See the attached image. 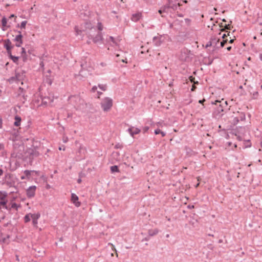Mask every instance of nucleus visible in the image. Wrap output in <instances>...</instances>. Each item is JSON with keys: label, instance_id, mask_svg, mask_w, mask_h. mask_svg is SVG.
<instances>
[{"label": "nucleus", "instance_id": "20", "mask_svg": "<svg viewBox=\"0 0 262 262\" xmlns=\"http://www.w3.org/2000/svg\"><path fill=\"white\" fill-rule=\"evenodd\" d=\"M106 40L108 42H112L115 45H117V40L112 36H108V38H107Z\"/></svg>", "mask_w": 262, "mask_h": 262}, {"label": "nucleus", "instance_id": "61", "mask_svg": "<svg viewBox=\"0 0 262 262\" xmlns=\"http://www.w3.org/2000/svg\"><path fill=\"white\" fill-rule=\"evenodd\" d=\"M234 120H236V122H238L239 121V119L238 117H235Z\"/></svg>", "mask_w": 262, "mask_h": 262}, {"label": "nucleus", "instance_id": "29", "mask_svg": "<svg viewBox=\"0 0 262 262\" xmlns=\"http://www.w3.org/2000/svg\"><path fill=\"white\" fill-rule=\"evenodd\" d=\"M10 59H12L14 62L17 63L18 60V57L11 55Z\"/></svg>", "mask_w": 262, "mask_h": 262}, {"label": "nucleus", "instance_id": "23", "mask_svg": "<svg viewBox=\"0 0 262 262\" xmlns=\"http://www.w3.org/2000/svg\"><path fill=\"white\" fill-rule=\"evenodd\" d=\"M15 78L17 79V81H20L23 77V73H15Z\"/></svg>", "mask_w": 262, "mask_h": 262}, {"label": "nucleus", "instance_id": "54", "mask_svg": "<svg viewBox=\"0 0 262 262\" xmlns=\"http://www.w3.org/2000/svg\"><path fill=\"white\" fill-rule=\"evenodd\" d=\"M97 88L96 86H94L92 88V90L93 92H95L97 90Z\"/></svg>", "mask_w": 262, "mask_h": 262}, {"label": "nucleus", "instance_id": "48", "mask_svg": "<svg viewBox=\"0 0 262 262\" xmlns=\"http://www.w3.org/2000/svg\"><path fill=\"white\" fill-rule=\"evenodd\" d=\"M165 11H163V9H162V8L158 11V12L160 13V14H162L163 12H165Z\"/></svg>", "mask_w": 262, "mask_h": 262}, {"label": "nucleus", "instance_id": "64", "mask_svg": "<svg viewBox=\"0 0 262 262\" xmlns=\"http://www.w3.org/2000/svg\"><path fill=\"white\" fill-rule=\"evenodd\" d=\"M233 41H234V39H230V40L229 41V42L230 43H232L233 42Z\"/></svg>", "mask_w": 262, "mask_h": 262}, {"label": "nucleus", "instance_id": "12", "mask_svg": "<svg viewBox=\"0 0 262 262\" xmlns=\"http://www.w3.org/2000/svg\"><path fill=\"white\" fill-rule=\"evenodd\" d=\"M31 172H32V171H30L28 170H25L24 172V175L21 176L20 177L21 180H25V179L29 180L30 179Z\"/></svg>", "mask_w": 262, "mask_h": 262}, {"label": "nucleus", "instance_id": "1", "mask_svg": "<svg viewBox=\"0 0 262 262\" xmlns=\"http://www.w3.org/2000/svg\"><path fill=\"white\" fill-rule=\"evenodd\" d=\"M17 180V178L14 174L7 173L5 174L4 183L9 187H15Z\"/></svg>", "mask_w": 262, "mask_h": 262}, {"label": "nucleus", "instance_id": "24", "mask_svg": "<svg viewBox=\"0 0 262 262\" xmlns=\"http://www.w3.org/2000/svg\"><path fill=\"white\" fill-rule=\"evenodd\" d=\"M7 200H1V201L0 202V205L2 206L4 208L8 209V207L7 206Z\"/></svg>", "mask_w": 262, "mask_h": 262}, {"label": "nucleus", "instance_id": "34", "mask_svg": "<svg viewBox=\"0 0 262 262\" xmlns=\"http://www.w3.org/2000/svg\"><path fill=\"white\" fill-rule=\"evenodd\" d=\"M27 23V21H22L21 23L20 27L21 28H25Z\"/></svg>", "mask_w": 262, "mask_h": 262}, {"label": "nucleus", "instance_id": "60", "mask_svg": "<svg viewBox=\"0 0 262 262\" xmlns=\"http://www.w3.org/2000/svg\"><path fill=\"white\" fill-rule=\"evenodd\" d=\"M40 66L41 67H43L44 66V64H43V61L40 62Z\"/></svg>", "mask_w": 262, "mask_h": 262}, {"label": "nucleus", "instance_id": "58", "mask_svg": "<svg viewBox=\"0 0 262 262\" xmlns=\"http://www.w3.org/2000/svg\"><path fill=\"white\" fill-rule=\"evenodd\" d=\"M68 137H66V138L63 139V142L66 143L68 141Z\"/></svg>", "mask_w": 262, "mask_h": 262}, {"label": "nucleus", "instance_id": "57", "mask_svg": "<svg viewBox=\"0 0 262 262\" xmlns=\"http://www.w3.org/2000/svg\"><path fill=\"white\" fill-rule=\"evenodd\" d=\"M13 17H16V16H15V15L14 14H12L9 16V19H11V18H13Z\"/></svg>", "mask_w": 262, "mask_h": 262}, {"label": "nucleus", "instance_id": "3", "mask_svg": "<svg viewBox=\"0 0 262 262\" xmlns=\"http://www.w3.org/2000/svg\"><path fill=\"white\" fill-rule=\"evenodd\" d=\"M89 40L87 41L88 43H90L91 42V40L95 43H102V37L101 34H90L88 36Z\"/></svg>", "mask_w": 262, "mask_h": 262}, {"label": "nucleus", "instance_id": "25", "mask_svg": "<svg viewBox=\"0 0 262 262\" xmlns=\"http://www.w3.org/2000/svg\"><path fill=\"white\" fill-rule=\"evenodd\" d=\"M155 134L156 135L160 134L161 135L162 137H164L166 135V134L164 132H162L159 128L155 130Z\"/></svg>", "mask_w": 262, "mask_h": 262}, {"label": "nucleus", "instance_id": "30", "mask_svg": "<svg viewBox=\"0 0 262 262\" xmlns=\"http://www.w3.org/2000/svg\"><path fill=\"white\" fill-rule=\"evenodd\" d=\"M99 88L102 91H105L106 90L107 85L106 84H99Z\"/></svg>", "mask_w": 262, "mask_h": 262}, {"label": "nucleus", "instance_id": "43", "mask_svg": "<svg viewBox=\"0 0 262 262\" xmlns=\"http://www.w3.org/2000/svg\"><path fill=\"white\" fill-rule=\"evenodd\" d=\"M11 208H17V204L15 203H14L11 205Z\"/></svg>", "mask_w": 262, "mask_h": 262}, {"label": "nucleus", "instance_id": "40", "mask_svg": "<svg viewBox=\"0 0 262 262\" xmlns=\"http://www.w3.org/2000/svg\"><path fill=\"white\" fill-rule=\"evenodd\" d=\"M258 95V92H254L253 93V98H254V99L256 98V97H257Z\"/></svg>", "mask_w": 262, "mask_h": 262}, {"label": "nucleus", "instance_id": "26", "mask_svg": "<svg viewBox=\"0 0 262 262\" xmlns=\"http://www.w3.org/2000/svg\"><path fill=\"white\" fill-rule=\"evenodd\" d=\"M111 170L112 172H119V170L118 167L116 165L112 166L111 167Z\"/></svg>", "mask_w": 262, "mask_h": 262}, {"label": "nucleus", "instance_id": "35", "mask_svg": "<svg viewBox=\"0 0 262 262\" xmlns=\"http://www.w3.org/2000/svg\"><path fill=\"white\" fill-rule=\"evenodd\" d=\"M227 40H223L220 43V47H223L224 46H225V44L227 42Z\"/></svg>", "mask_w": 262, "mask_h": 262}, {"label": "nucleus", "instance_id": "56", "mask_svg": "<svg viewBox=\"0 0 262 262\" xmlns=\"http://www.w3.org/2000/svg\"><path fill=\"white\" fill-rule=\"evenodd\" d=\"M81 178H79V179L77 180V183H79V184H80V183H81Z\"/></svg>", "mask_w": 262, "mask_h": 262}, {"label": "nucleus", "instance_id": "59", "mask_svg": "<svg viewBox=\"0 0 262 262\" xmlns=\"http://www.w3.org/2000/svg\"><path fill=\"white\" fill-rule=\"evenodd\" d=\"M205 101V99L200 100H199V102L200 103H203L204 101Z\"/></svg>", "mask_w": 262, "mask_h": 262}, {"label": "nucleus", "instance_id": "14", "mask_svg": "<svg viewBox=\"0 0 262 262\" xmlns=\"http://www.w3.org/2000/svg\"><path fill=\"white\" fill-rule=\"evenodd\" d=\"M210 41L211 42L212 47H213V48H218V47H217V45L219 42V41H220V39L219 38H215V37L211 38L210 39Z\"/></svg>", "mask_w": 262, "mask_h": 262}, {"label": "nucleus", "instance_id": "45", "mask_svg": "<svg viewBox=\"0 0 262 262\" xmlns=\"http://www.w3.org/2000/svg\"><path fill=\"white\" fill-rule=\"evenodd\" d=\"M7 53H8V55H9V57L10 58V56H11V55H12L11 54V50H9V51H8V50H7Z\"/></svg>", "mask_w": 262, "mask_h": 262}, {"label": "nucleus", "instance_id": "50", "mask_svg": "<svg viewBox=\"0 0 262 262\" xmlns=\"http://www.w3.org/2000/svg\"><path fill=\"white\" fill-rule=\"evenodd\" d=\"M149 129V127L148 126H146L144 128V132H147Z\"/></svg>", "mask_w": 262, "mask_h": 262}, {"label": "nucleus", "instance_id": "18", "mask_svg": "<svg viewBox=\"0 0 262 262\" xmlns=\"http://www.w3.org/2000/svg\"><path fill=\"white\" fill-rule=\"evenodd\" d=\"M22 37H23V36H22L21 34H19V35L16 36V37L15 38V40L18 42V43H17L16 44V46L17 47H20V44L22 43V40H21Z\"/></svg>", "mask_w": 262, "mask_h": 262}, {"label": "nucleus", "instance_id": "32", "mask_svg": "<svg viewBox=\"0 0 262 262\" xmlns=\"http://www.w3.org/2000/svg\"><path fill=\"white\" fill-rule=\"evenodd\" d=\"M98 31H101L103 30V25L101 23H98L97 26Z\"/></svg>", "mask_w": 262, "mask_h": 262}, {"label": "nucleus", "instance_id": "21", "mask_svg": "<svg viewBox=\"0 0 262 262\" xmlns=\"http://www.w3.org/2000/svg\"><path fill=\"white\" fill-rule=\"evenodd\" d=\"M221 103V102L220 101H216L215 103L216 105H219L217 111L219 113L223 111V106Z\"/></svg>", "mask_w": 262, "mask_h": 262}, {"label": "nucleus", "instance_id": "33", "mask_svg": "<svg viewBox=\"0 0 262 262\" xmlns=\"http://www.w3.org/2000/svg\"><path fill=\"white\" fill-rule=\"evenodd\" d=\"M7 19L6 17H3L2 20V23L3 27H5L7 25Z\"/></svg>", "mask_w": 262, "mask_h": 262}, {"label": "nucleus", "instance_id": "9", "mask_svg": "<svg viewBox=\"0 0 262 262\" xmlns=\"http://www.w3.org/2000/svg\"><path fill=\"white\" fill-rule=\"evenodd\" d=\"M216 28H219V31H220L221 32L224 31L225 29L229 30L230 28V25H225V28H224L223 26H219L218 25H214L213 28H212V30H213L214 31H216L217 30H216Z\"/></svg>", "mask_w": 262, "mask_h": 262}, {"label": "nucleus", "instance_id": "36", "mask_svg": "<svg viewBox=\"0 0 262 262\" xmlns=\"http://www.w3.org/2000/svg\"><path fill=\"white\" fill-rule=\"evenodd\" d=\"M239 116V119L241 120H244L245 119V115L244 114L242 113Z\"/></svg>", "mask_w": 262, "mask_h": 262}, {"label": "nucleus", "instance_id": "4", "mask_svg": "<svg viewBox=\"0 0 262 262\" xmlns=\"http://www.w3.org/2000/svg\"><path fill=\"white\" fill-rule=\"evenodd\" d=\"M36 187L35 186H30L26 190V194L28 198H32L35 194Z\"/></svg>", "mask_w": 262, "mask_h": 262}, {"label": "nucleus", "instance_id": "15", "mask_svg": "<svg viewBox=\"0 0 262 262\" xmlns=\"http://www.w3.org/2000/svg\"><path fill=\"white\" fill-rule=\"evenodd\" d=\"M4 47L6 48V50L9 51L11 50L12 46H11V42L9 39H7L4 41Z\"/></svg>", "mask_w": 262, "mask_h": 262}, {"label": "nucleus", "instance_id": "11", "mask_svg": "<svg viewBox=\"0 0 262 262\" xmlns=\"http://www.w3.org/2000/svg\"><path fill=\"white\" fill-rule=\"evenodd\" d=\"M39 217V213L31 214V217L32 219V223L34 226H36L37 224V220Z\"/></svg>", "mask_w": 262, "mask_h": 262}, {"label": "nucleus", "instance_id": "39", "mask_svg": "<svg viewBox=\"0 0 262 262\" xmlns=\"http://www.w3.org/2000/svg\"><path fill=\"white\" fill-rule=\"evenodd\" d=\"M184 20L185 23L187 24V25H189L191 22V20L189 18H185Z\"/></svg>", "mask_w": 262, "mask_h": 262}, {"label": "nucleus", "instance_id": "63", "mask_svg": "<svg viewBox=\"0 0 262 262\" xmlns=\"http://www.w3.org/2000/svg\"><path fill=\"white\" fill-rule=\"evenodd\" d=\"M259 58L261 60H262V53L259 55Z\"/></svg>", "mask_w": 262, "mask_h": 262}, {"label": "nucleus", "instance_id": "7", "mask_svg": "<svg viewBox=\"0 0 262 262\" xmlns=\"http://www.w3.org/2000/svg\"><path fill=\"white\" fill-rule=\"evenodd\" d=\"M27 152L29 155L30 159H33L35 157H38L39 155V152L34 149H29Z\"/></svg>", "mask_w": 262, "mask_h": 262}, {"label": "nucleus", "instance_id": "42", "mask_svg": "<svg viewBox=\"0 0 262 262\" xmlns=\"http://www.w3.org/2000/svg\"><path fill=\"white\" fill-rule=\"evenodd\" d=\"M21 54H22V55H24V54L25 55L26 54L25 49L24 48H21Z\"/></svg>", "mask_w": 262, "mask_h": 262}, {"label": "nucleus", "instance_id": "53", "mask_svg": "<svg viewBox=\"0 0 262 262\" xmlns=\"http://www.w3.org/2000/svg\"><path fill=\"white\" fill-rule=\"evenodd\" d=\"M100 65L102 66V67H105L106 66V64L104 62H101L100 63Z\"/></svg>", "mask_w": 262, "mask_h": 262}, {"label": "nucleus", "instance_id": "49", "mask_svg": "<svg viewBox=\"0 0 262 262\" xmlns=\"http://www.w3.org/2000/svg\"><path fill=\"white\" fill-rule=\"evenodd\" d=\"M121 145H120L119 144H118L117 145H116L115 146V148H121Z\"/></svg>", "mask_w": 262, "mask_h": 262}, {"label": "nucleus", "instance_id": "10", "mask_svg": "<svg viewBox=\"0 0 262 262\" xmlns=\"http://www.w3.org/2000/svg\"><path fill=\"white\" fill-rule=\"evenodd\" d=\"M127 130L132 137H134V135L139 134L141 131L140 129L134 127L129 128Z\"/></svg>", "mask_w": 262, "mask_h": 262}, {"label": "nucleus", "instance_id": "17", "mask_svg": "<svg viewBox=\"0 0 262 262\" xmlns=\"http://www.w3.org/2000/svg\"><path fill=\"white\" fill-rule=\"evenodd\" d=\"M14 119H15V122L14 123V125H15V126H19L20 125V123H21V119L20 117L17 115V116H15Z\"/></svg>", "mask_w": 262, "mask_h": 262}, {"label": "nucleus", "instance_id": "62", "mask_svg": "<svg viewBox=\"0 0 262 262\" xmlns=\"http://www.w3.org/2000/svg\"><path fill=\"white\" fill-rule=\"evenodd\" d=\"M231 49V46L228 47L227 48V50L228 51H230Z\"/></svg>", "mask_w": 262, "mask_h": 262}, {"label": "nucleus", "instance_id": "13", "mask_svg": "<svg viewBox=\"0 0 262 262\" xmlns=\"http://www.w3.org/2000/svg\"><path fill=\"white\" fill-rule=\"evenodd\" d=\"M141 16L142 14L141 13H137L132 15L131 19L133 21L136 22L141 18Z\"/></svg>", "mask_w": 262, "mask_h": 262}, {"label": "nucleus", "instance_id": "41", "mask_svg": "<svg viewBox=\"0 0 262 262\" xmlns=\"http://www.w3.org/2000/svg\"><path fill=\"white\" fill-rule=\"evenodd\" d=\"M189 79L190 80V81L191 82H194V80L195 79V78L194 77H193L192 76H189Z\"/></svg>", "mask_w": 262, "mask_h": 262}, {"label": "nucleus", "instance_id": "44", "mask_svg": "<svg viewBox=\"0 0 262 262\" xmlns=\"http://www.w3.org/2000/svg\"><path fill=\"white\" fill-rule=\"evenodd\" d=\"M22 57H23V61H26L27 59V58L26 57V55H22Z\"/></svg>", "mask_w": 262, "mask_h": 262}, {"label": "nucleus", "instance_id": "47", "mask_svg": "<svg viewBox=\"0 0 262 262\" xmlns=\"http://www.w3.org/2000/svg\"><path fill=\"white\" fill-rule=\"evenodd\" d=\"M4 146L3 144L0 143V150L3 149Z\"/></svg>", "mask_w": 262, "mask_h": 262}, {"label": "nucleus", "instance_id": "19", "mask_svg": "<svg viewBox=\"0 0 262 262\" xmlns=\"http://www.w3.org/2000/svg\"><path fill=\"white\" fill-rule=\"evenodd\" d=\"M159 232V230L158 229H155L154 230L150 229L148 231V234L150 236H152L157 234Z\"/></svg>", "mask_w": 262, "mask_h": 262}, {"label": "nucleus", "instance_id": "38", "mask_svg": "<svg viewBox=\"0 0 262 262\" xmlns=\"http://www.w3.org/2000/svg\"><path fill=\"white\" fill-rule=\"evenodd\" d=\"M212 46V43H211V42L210 41V40L206 43V46H205V47L206 48H208V47H211Z\"/></svg>", "mask_w": 262, "mask_h": 262}, {"label": "nucleus", "instance_id": "37", "mask_svg": "<svg viewBox=\"0 0 262 262\" xmlns=\"http://www.w3.org/2000/svg\"><path fill=\"white\" fill-rule=\"evenodd\" d=\"M73 98H76L77 99H79V96H71L69 97V100H71Z\"/></svg>", "mask_w": 262, "mask_h": 262}, {"label": "nucleus", "instance_id": "16", "mask_svg": "<svg viewBox=\"0 0 262 262\" xmlns=\"http://www.w3.org/2000/svg\"><path fill=\"white\" fill-rule=\"evenodd\" d=\"M53 101V98H51L50 97H44L42 99V102L45 104L52 103Z\"/></svg>", "mask_w": 262, "mask_h": 262}, {"label": "nucleus", "instance_id": "46", "mask_svg": "<svg viewBox=\"0 0 262 262\" xmlns=\"http://www.w3.org/2000/svg\"><path fill=\"white\" fill-rule=\"evenodd\" d=\"M19 90L20 91V93L18 94V95L20 96L21 95V93H23L24 90H23V89L19 88Z\"/></svg>", "mask_w": 262, "mask_h": 262}, {"label": "nucleus", "instance_id": "55", "mask_svg": "<svg viewBox=\"0 0 262 262\" xmlns=\"http://www.w3.org/2000/svg\"><path fill=\"white\" fill-rule=\"evenodd\" d=\"M3 174V170L2 169H0V177L2 176Z\"/></svg>", "mask_w": 262, "mask_h": 262}, {"label": "nucleus", "instance_id": "22", "mask_svg": "<svg viewBox=\"0 0 262 262\" xmlns=\"http://www.w3.org/2000/svg\"><path fill=\"white\" fill-rule=\"evenodd\" d=\"M170 8H171L174 9H175V6H171L170 5V4H167L166 5L163 6L162 7V9H163V11H166L167 9H169Z\"/></svg>", "mask_w": 262, "mask_h": 262}, {"label": "nucleus", "instance_id": "6", "mask_svg": "<svg viewBox=\"0 0 262 262\" xmlns=\"http://www.w3.org/2000/svg\"><path fill=\"white\" fill-rule=\"evenodd\" d=\"M165 36L164 35H160L158 36H155L153 37V41L155 45L159 46L161 43L164 41Z\"/></svg>", "mask_w": 262, "mask_h": 262}, {"label": "nucleus", "instance_id": "8", "mask_svg": "<svg viewBox=\"0 0 262 262\" xmlns=\"http://www.w3.org/2000/svg\"><path fill=\"white\" fill-rule=\"evenodd\" d=\"M78 196L76 194H75V193H72L71 201L73 202V203L74 204L76 207H79L81 205L80 202H78Z\"/></svg>", "mask_w": 262, "mask_h": 262}, {"label": "nucleus", "instance_id": "27", "mask_svg": "<svg viewBox=\"0 0 262 262\" xmlns=\"http://www.w3.org/2000/svg\"><path fill=\"white\" fill-rule=\"evenodd\" d=\"M7 196V194L6 192H3L2 191H0V200H5Z\"/></svg>", "mask_w": 262, "mask_h": 262}, {"label": "nucleus", "instance_id": "31", "mask_svg": "<svg viewBox=\"0 0 262 262\" xmlns=\"http://www.w3.org/2000/svg\"><path fill=\"white\" fill-rule=\"evenodd\" d=\"M8 81L9 82H11V83H12L14 81H17V79L16 78H15V76H12L11 77H10Z\"/></svg>", "mask_w": 262, "mask_h": 262}, {"label": "nucleus", "instance_id": "51", "mask_svg": "<svg viewBox=\"0 0 262 262\" xmlns=\"http://www.w3.org/2000/svg\"><path fill=\"white\" fill-rule=\"evenodd\" d=\"M2 119L0 117V128H2Z\"/></svg>", "mask_w": 262, "mask_h": 262}, {"label": "nucleus", "instance_id": "52", "mask_svg": "<svg viewBox=\"0 0 262 262\" xmlns=\"http://www.w3.org/2000/svg\"><path fill=\"white\" fill-rule=\"evenodd\" d=\"M227 35H229V34H227V35H226V34H223V36H222V38L223 39H225V37H226Z\"/></svg>", "mask_w": 262, "mask_h": 262}, {"label": "nucleus", "instance_id": "2", "mask_svg": "<svg viewBox=\"0 0 262 262\" xmlns=\"http://www.w3.org/2000/svg\"><path fill=\"white\" fill-rule=\"evenodd\" d=\"M101 106L104 112H108L113 106V100L108 97L104 98L101 102Z\"/></svg>", "mask_w": 262, "mask_h": 262}, {"label": "nucleus", "instance_id": "5", "mask_svg": "<svg viewBox=\"0 0 262 262\" xmlns=\"http://www.w3.org/2000/svg\"><path fill=\"white\" fill-rule=\"evenodd\" d=\"M92 25L90 22H86L84 25H82L80 30H76L77 33L79 32H84L88 30H91L92 29Z\"/></svg>", "mask_w": 262, "mask_h": 262}, {"label": "nucleus", "instance_id": "28", "mask_svg": "<svg viewBox=\"0 0 262 262\" xmlns=\"http://www.w3.org/2000/svg\"><path fill=\"white\" fill-rule=\"evenodd\" d=\"M31 213L28 214L25 216L24 220L26 223H27L30 221Z\"/></svg>", "mask_w": 262, "mask_h": 262}]
</instances>
